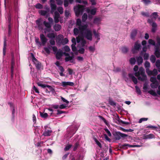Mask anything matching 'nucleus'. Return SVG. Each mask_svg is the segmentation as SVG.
I'll return each mask as SVG.
<instances>
[{
    "label": "nucleus",
    "instance_id": "9b49d317",
    "mask_svg": "<svg viewBox=\"0 0 160 160\" xmlns=\"http://www.w3.org/2000/svg\"><path fill=\"white\" fill-rule=\"evenodd\" d=\"M31 55L32 57V61L35 64L37 69H42L41 68V63L38 62L36 58L34 57L32 53H31Z\"/></svg>",
    "mask_w": 160,
    "mask_h": 160
},
{
    "label": "nucleus",
    "instance_id": "680f3d73",
    "mask_svg": "<svg viewBox=\"0 0 160 160\" xmlns=\"http://www.w3.org/2000/svg\"><path fill=\"white\" fill-rule=\"evenodd\" d=\"M68 40L67 38H65L64 39H63L61 44H65L68 43Z\"/></svg>",
    "mask_w": 160,
    "mask_h": 160
},
{
    "label": "nucleus",
    "instance_id": "7ed1b4c3",
    "mask_svg": "<svg viewBox=\"0 0 160 160\" xmlns=\"http://www.w3.org/2000/svg\"><path fill=\"white\" fill-rule=\"evenodd\" d=\"M63 54L66 56L65 59L66 61H70L71 62H74V56L73 54L71 56H70L68 53H63V52L60 50H59L56 54V58L58 59H60Z\"/></svg>",
    "mask_w": 160,
    "mask_h": 160
},
{
    "label": "nucleus",
    "instance_id": "bf43d9fd",
    "mask_svg": "<svg viewBox=\"0 0 160 160\" xmlns=\"http://www.w3.org/2000/svg\"><path fill=\"white\" fill-rule=\"evenodd\" d=\"M150 81L151 82H158L156 78L155 77H152L150 79Z\"/></svg>",
    "mask_w": 160,
    "mask_h": 160
},
{
    "label": "nucleus",
    "instance_id": "09e8293b",
    "mask_svg": "<svg viewBox=\"0 0 160 160\" xmlns=\"http://www.w3.org/2000/svg\"><path fill=\"white\" fill-rule=\"evenodd\" d=\"M40 115L42 117L45 118L48 117V114L46 112L40 113Z\"/></svg>",
    "mask_w": 160,
    "mask_h": 160
},
{
    "label": "nucleus",
    "instance_id": "603ef678",
    "mask_svg": "<svg viewBox=\"0 0 160 160\" xmlns=\"http://www.w3.org/2000/svg\"><path fill=\"white\" fill-rule=\"evenodd\" d=\"M58 106V108H59L61 109H64L67 107V105L66 104H62L60 105H57Z\"/></svg>",
    "mask_w": 160,
    "mask_h": 160
},
{
    "label": "nucleus",
    "instance_id": "2f4dec72",
    "mask_svg": "<svg viewBox=\"0 0 160 160\" xmlns=\"http://www.w3.org/2000/svg\"><path fill=\"white\" fill-rule=\"evenodd\" d=\"M137 33V30H133L132 31V32L131 33V38L132 39H133L134 38V37H135V36H136V35Z\"/></svg>",
    "mask_w": 160,
    "mask_h": 160
},
{
    "label": "nucleus",
    "instance_id": "aec40b11",
    "mask_svg": "<svg viewBox=\"0 0 160 160\" xmlns=\"http://www.w3.org/2000/svg\"><path fill=\"white\" fill-rule=\"evenodd\" d=\"M148 22L150 23L152 26V31L153 32H155L157 29V25L155 22H152L150 20L148 19Z\"/></svg>",
    "mask_w": 160,
    "mask_h": 160
},
{
    "label": "nucleus",
    "instance_id": "de8ad7c7",
    "mask_svg": "<svg viewBox=\"0 0 160 160\" xmlns=\"http://www.w3.org/2000/svg\"><path fill=\"white\" fill-rule=\"evenodd\" d=\"M156 58L155 56L153 55L151 56L150 58V60L151 62L152 63H154L156 61Z\"/></svg>",
    "mask_w": 160,
    "mask_h": 160
},
{
    "label": "nucleus",
    "instance_id": "c85d7f7f",
    "mask_svg": "<svg viewBox=\"0 0 160 160\" xmlns=\"http://www.w3.org/2000/svg\"><path fill=\"white\" fill-rule=\"evenodd\" d=\"M158 82H152L150 84V86L152 88H156L159 86Z\"/></svg>",
    "mask_w": 160,
    "mask_h": 160
},
{
    "label": "nucleus",
    "instance_id": "e2e57ef3",
    "mask_svg": "<svg viewBox=\"0 0 160 160\" xmlns=\"http://www.w3.org/2000/svg\"><path fill=\"white\" fill-rule=\"evenodd\" d=\"M50 44L52 45H55V42L54 39H51L49 40Z\"/></svg>",
    "mask_w": 160,
    "mask_h": 160
},
{
    "label": "nucleus",
    "instance_id": "4468645a",
    "mask_svg": "<svg viewBox=\"0 0 160 160\" xmlns=\"http://www.w3.org/2000/svg\"><path fill=\"white\" fill-rule=\"evenodd\" d=\"M141 47V44L140 43L137 41L135 43L134 45V48L132 49V51L134 53H136L137 51Z\"/></svg>",
    "mask_w": 160,
    "mask_h": 160
},
{
    "label": "nucleus",
    "instance_id": "6ab92c4d",
    "mask_svg": "<svg viewBox=\"0 0 160 160\" xmlns=\"http://www.w3.org/2000/svg\"><path fill=\"white\" fill-rule=\"evenodd\" d=\"M62 86L63 87H67L68 86H73L74 85V83L73 82H62Z\"/></svg>",
    "mask_w": 160,
    "mask_h": 160
},
{
    "label": "nucleus",
    "instance_id": "9d476101",
    "mask_svg": "<svg viewBox=\"0 0 160 160\" xmlns=\"http://www.w3.org/2000/svg\"><path fill=\"white\" fill-rule=\"evenodd\" d=\"M97 8L93 7H88L86 8V11L89 14L95 15L96 12Z\"/></svg>",
    "mask_w": 160,
    "mask_h": 160
},
{
    "label": "nucleus",
    "instance_id": "39448f33",
    "mask_svg": "<svg viewBox=\"0 0 160 160\" xmlns=\"http://www.w3.org/2000/svg\"><path fill=\"white\" fill-rule=\"evenodd\" d=\"M78 127V126L73 125L68 127L67 129L68 133L66 135V137L71 138L77 131Z\"/></svg>",
    "mask_w": 160,
    "mask_h": 160
},
{
    "label": "nucleus",
    "instance_id": "052dcab7",
    "mask_svg": "<svg viewBox=\"0 0 160 160\" xmlns=\"http://www.w3.org/2000/svg\"><path fill=\"white\" fill-rule=\"evenodd\" d=\"M35 7L37 8L42 9L43 8V6L41 4L39 3H38L36 5Z\"/></svg>",
    "mask_w": 160,
    "mask_h": 160
},
{
    "label": "nucleus",
    "instance_id": "7c9ffc66",
    "mask_svg": "<svg viewBox=\"0 0 160 160\" xmlns=\"http://www.w3.org/2000/svg\"><path fill=\"white\" fill-rule=\"evenodd\" d=\"M136 59L137 63L138 65H140L143 62V59L142 57L139 56L137 57Z\"/></svg>",
    "mask_w": 160,
    "mask_h": 160
},
{
    "label": "nucleus",
    "instance_id": "f8f14e48",
    "mask_svg": "<svg viewBox=\"0 0 160 160\" xmlns=\"http://www.w3.org/2000/svg\"><path fill=\"white\" fill-rule=\"evenodd\" d=\"M141 145H131L127 143H123L121 145V147L124 149H127L128 147L134 148V147H141Z\"/></svg>",
    "mask_w": 160,
    "mask_h": 160
},
{
    "label": "nucleus",
    "instance_id": "a211bd4d",
    "mask_svg": "<svg viewBox=\"0 0 160 160\" xmlns=\"http://www.w3.org/2000/svg\"><path fill=\"white\" fill-rule=\"evenodd\" d=\"M60 15L59 13L57 11H55L54 12V18L55 23H58L59 21L60 18Z\"/></svg>",
    "mask_w": 160,
    "mask_h": 160
},
{
    "label": "nucleus",
    "instance_id": "423d86ee",
    "mask_svg": "<svg viewBox=\"0 0 160 160\" xmlns=\"http://www.w3.org/2000/svg\"><path fill=\"white\" fill-rule=\"evenodd\" d=\"M85 9V7L80 5H78L74 8V11L76 15L78 17L80 15L82 14Z\"/></svg>",
    "mask_w": 160,
    "mask_h": 160
},
{
    "label": "nucleus",
    "instance_id": "5701e85b",
    "mask_svg": "<svg viewBox=\"0 0 160 160\" xmlns=\"http://www.w3.org/2000/svg\"><path fill=\"white\" fill-rule=\"evenodd\" d=\"M93 34L95 38L97 39V41L96 42H98L100 39V34L98 32H97L95 30H94L93 31Z\"/></svg>",
    "mask_w": 160,
    "mask_h": 160
},
{
    "label": "nucleus",
    "instance_id": "37998d69",
    "mask_svg": "<svg viewBox=\"0 0 160 160\" xmlns=\"http://www.w3.org/2000/svg\"><path fill=\"white\" fill-rule=\"evenodd\" d=\"M66 71H61L60 72V75L61 76L68 77V75L67 73L65 74Z\"/></svg>",
    "mask_w": 160,
    "mask_h": 160
},
{
    "label": "nucleus",
    "instance_id": "6e6552de",
    "mask_svg": "<svg viewBox=\"0 0 160 160\" xmlns=\"http://www.w3.org/2000/svg\"><path fill=\"white\" fill-rule=\"evenodd\" d=\"M45 131L43 132L42 135L45 137L49 136L51 135L52 132V130L48 126H44Z\"/></svg>",
    "mask_w": 160,
    "mask_h": 160
},
{
    "label": "nucleus",
    "instance_id": "6e6d98bb",
    "mask_svg": "<svg viewBox=\"0 0 160 160\" xmlns=\"http://www.w3.org/2000/svg\"><path fill=\"white\" fill-rule=\"evenodd\" d=\"M72 146V145L71 144H68L64 148V151H66L68 150Z\"/></svg>",
    "mask_w": 160,
    "mask_h": 160
},
{
    "label": "nucleus",
    "instance_id": "f3484780",
    "mask_svg": "<svg viewBox=\"0 0 160 160\" xmlns=\"http://www.w3.org/2000/svg\"><path fill=\"white\" fill-rule=\"evenodd\" d=\"M43 24L46 28L45 29V32L46 33V32H49L50 31L51 28V25L50 24L46 21H44L43 22Z\"/></svg>",
    "mask_w": 160,
    "mask_h": 160
},
{
    "label": "nucleus",
    "instance_id": "a878e982",
    "mask_svg": "<svg viewBox=\"0 0 160 160\" xmlns=\"http://www.w3.org/2000/svg\"><path fill=\"white\" fill-rule=\"evenodd\" d=\"M73 2V0H64V5L65 7H67L68 5V2L70 4H72Z\"/></svg>",
    "mask_w": 160,
    "mask_h": 160
},
{
    "label": "nucleus",
    "instance_id": "cd10ccee",
    "mask_svg": "<svg viewBox=\"0 0 160 160\" xmlns=\"http://www.w3.org/2000/svg\"><path fill=\"white\" fill-rule=\"evenodd\" d=\"M37 25L38 26V28L40 30H42L43 29L42 25L41 23L40 20H38L36 21Z\"/></svg>",
    "mask_w": 160,
    "mask_h": 160
},
{
    "label": "nucleus",
    "instance_id": "f03ea898",
    "mask_svg": "<svg viewBox=\"0 0 160 160\" xmlns=\"http://www.w3.org/2000/svg\"><path fill=\"white\" fill-rule=\"evenodd\" d=\"M136 72L134 75L138 78V80L144 81L147 79L146 76L145 74V71H134ZM129 77L132 79L135 84H137L138 81L137 78L134 76L133 74L130 73L128 74Z\"/></svg>",
    "mask_w": 160,
    "mask_h": 160
},
{
    "label": "nucleus",
    "instance_id": "dca6fc26",
    "mask_svg": "<svg viewBox=\"0 0 160 160\" xmlns=\"http://www.w3.org/2000/svg\"><path fill=\"white\" fill-rule=\"evenodd\" d=\"M40 37L41 41V45L43 46L45 45L47 42L48 39L43 34H40Z\"/></svg>",
    "mask_w": 160,
    "mask_h": 160
},
{
    "label": "nucleus",
    "instance_id": "393cba45",
    "mask_svg": "<svg viewBox=\"0 0 160 160\" xmlns=\"http://www.w3.org/2000/svg\"><path fill=\"white\" fill-rule=\"evenodd\" d=\"M44 49L47 54H49L52 49V46L49 45L47 47H45L44 48Z\"/></svg>",
    "mask_w": 160,
    "mask_h": 160
},
{
    "label": "nucleus",
    "instance_id": "bb28decb",
    "mask_svg": "<svg viewBox=\"0 0 160 160\" xmlns=\"http://www.w3.org/2000/svg\"><path fill=\"white\" fill-rule=\"evenodd\" d=\"M56 36V33L53 32L49 33L47 34V37L51 39H54Z\"/></svg>",
    "mask_w": 160,
    "mask_h": 160
},
{
    "label": "nucleus",
    "instance_id": "338daca9",
    "mask_svg": "<svg viewBox=\"0 0 160 160\" xmlns=\"http://www.w3.org/2000/svg\"><path fill=\"white\" fill-rule=\"evenodd\" d=\"M149 57V54L148 53H145L143 56V58L144 60H147Z\"/></svg>",
    "mask_w": 160,
    "mask_h": 160
},
{
    "label": "nucleus",
    "instance_id": "0eeeda50",
    "mask_svg": "<svg viewBox=\"0 0 160 160\" xmlns=\"http://www.w3.org/2000/svg\"><path fill=\"white\" fill-rule=\"evenodd\" d=\"M58 108V106L57 104H52L49 107L47 108L46 109L48 110L49 112L48 114L50 117H56V113L54 112L56 111L54 109H57Z\"/></svg>",
    "mask_w": 160,
    "mask_h": 160
},
{
    "label": "nucleus",
    "instance_id": "58836bf2",
    "mask_svg": "<svg viewBox=\"0 0 160 160\" xmlns=\"http://www.w3.org/2000/svg\"><path fill=\"white\" fill-rule=\"evenodd\" d=\"M47 88L49 90H50V92H51L52 93H54L55 92L54 89L51 86L47 85Z\"/></svg>",
    "mask_w": 160,
    "mask_h": 160
},
{
    "label": "nucleus",
    "instance_id": "c756f323",
    "mask_svg": "<svg viewBox=\"0 0 160 160\" xmlns=\"http://www.w3.org/2000/svg\"><path fill=\"white\" fill-rule=\"evenodd\" d=\"M54 29L56 31H59L61 29V26L58 24H55L53 27Z\"/></svg>",
    "mask_w": 160,
    "mask_h": 160
},
{
    "label": "nucleus",
    "instance_id": "e433bc0d",
    "mask_svg": "<svg viewBox=\"0 0 160 160\" xmlns=\"http://www.w3.org/2000/svg\"><path fill=\"white\" fill-rule=\"evenodd\" d=\"M128 48L126 47H122L121 48L122 52L124 53H126L128 51Z\"/></svg>",
    "mask_w": 160,
    "mask_h": 160
},
{
    "label": "nucleus",
    "instance_id": "1a4fd4ad",
    "mask_svg": "<svg viewBox=\"0 0 160 160\" xmlns=\"http://www.w3.org/2000/svg\"><path fill=\"white\" fill-rule=\"evenodd\" d=\"M115 139L116 140H120L121 137L125 138L128 136V135L123 133H121L119 132H116L114 134Z\"/></svg>",
    "mask_w": 160,
    "mask_h": 160
},
{
    "label": "nucleus",
    "instance_id": "864d4df0",
    "mask_svg": "<svg viewBox=\"0 0 160 160\" xmlns=\"http://www.w3.org/2000/svg\"><path fill=\"white\" fill-rule=\"evenodd\" d=\"M65 16L66 18H68L70 15V10L66 9L65 11Z\"/></svg>",
    "mask_w": 160,
    "mask_h": 160
},
{
    "label": "nucleus",
    "instance_id": "a18cd8bd",
    "mask_svg": "<svg viewBox=\"0 0 160 160\" xmlns=\"http://www.w3.org/2000/svg\"><path fill=\"white\" fill-rule=\"evenodd\" d=\"M88 16L86 13H84L82 16V21L83 22H85L87 19Z\"/></svg>",
    "mask_w": 160,
    "mask_h": 160
},
{
    "label": "nucleus",
    "instance_id": "20e7f679",
    "mask_svg": "<svg viewBox=\"0 0 160 160\" xmlns=\"http://www.w3.org/2000/svg\"><path fill=\"white\" fill-rule=\"evenodd\" d=\"M77 42L79 43V47L78 51L79 52L82 54L84 53V49L83 47L86 43V41L82 36H78L77 38Z\"/></svg>",
    "mask_w": 160,
    "mask_h": 160
},
{
    "label": "nucleus",
    "instance_id": "4c0bfd02",
    "mask_svg": "<svg viewBox=\"0 0 160 160\" xmlns=\"http://www.w3.org/2000/svg\"><path fill=\"white\" fill-rule=\"evenodd\" d=\"M148 92L153 96H157V93L153 90H151L148 91Z\"/></svg>",
    "mask_w": 160,
    "mask_h": 160
},
{
    "label": "nucleus",
    "instance_id": "2eb2a0df",
    "mask_svg": "<svg viewBox=\"0 0 160 160\" xmlns=\"http://www.w3.org/2000/svg\"><path fill=\"white\" fill-rule=\"evenodd\" d=\"M46 10H40L39 11V13L41 15L46 16L48 17V12L49 11V8L48 7L46 8Z\"/></svg>",
    "mask_w": 160,
    "mask_h": 160
},
{
    "label": "nucleus",
    "instance_id": "49530a36",
    "mask_svg": "<svg viewBox=\"0 0 160 160\" xmlns=\"http://www.w3.org/2000/svg\"><path fill=\"white\" fill-rule=\"evenodd\" d=\"M109 103L110 105L112 106H116V103L110 99L109 100Z\"/></svg>",
    "mask_w": 160,
    "mask_h": 160
},
{
    "label": "nucleus",
    "instance_id": "72a5a7b5",
    "mask_svg": "<svg viewBox=\"0 0 160 160\" xmlns=\"http://www.w3.org/2000/svg\"><path fill=\"white\" fill-rule=\"evenodd\" d=\"M8 104L10 105V107L11 109L12 110V114L13 116L14 114L15 111L13 105L12 103L11 102L9 103Z\"/></svg>",
    "mask_w": 160,
    "mask_h": 160
},
{
    "label": "nucleus",
    "instance_id": "4be33fe9",
    "mask_svg": "<svg viewBox=\"0 0 160 160\" xmlns=\"http://www.w3.org/2000/svg\"><path fill=\"white\" fill-rule=\"evenodd\" d=\"M155 55L156 57L158 58L160 56V53L159 52V47L158 46H155Z\"/></svg>",
    "mask_w": 160,
    "mask_h": 160
},
{
    "label": "nucleus",
    "instance_id": "c03bdc74",
    "mask_svg": "<svg viewBox=\"0 0 160 160\" xmlns=\"http://www.w3.org/2000/svg\"><path fill=\"white\" fill-rule=\"evenodd\" d=\"M148 43L149 44L152 45L153 46H155H155H156V45H155V42L154 40H153L152 39H150L148 40Z\"/></svg>",
    "mask_w": 160,
    "mask_h": 160
},
{
    "label": "nucleus",
    "instance_id": "412c9836",
    "mask_svg": "<svg viewBox=\"0 0 160 160\" xmlns=\"http://www.w3.org/2000/svg\"><path fill=\"white\" fill-rule=\"evenodd\" d=\"M102 18L101 17H96L93 20V23L98 25L101 24Z\"/></svg>",
    "mask_w": 160,
    "mask_h": 160
},
{
    "label": "nucleus",
    "instance_id": "c9c22d12",
    "mask_svg": "<svg viewBox=\"0 0 160 160\" xmlns=\"http://www.w3.org/2000/svg\"><path fill=\"white\" fill-rule=\"evenodd\" d=\"M144 66L146 68V70H148L150 67V63L148 61H146L144 64Z\"/></svg>",
    "mask_w": 160,
    "mask_h": 160
},
{
    "label": "nucleus",
    "instance_id": "13d9d810",
    "mask_svg": "<svg viewBox=\"0 0 160 160\" xmlns=\"http://www.w3.org/2000/svg\"><path fill=\"white\" fill-rule=\"evenodd\" d=\"M156 66L158 69H160V60H157L156 61Z\"/></svg>",
    "mask_w": 160,
    "mask_h": 160
},
{
    "label": "nucleus",
    "instance_id": "ea45409f",
    "mask_svg": "<svg viewBox=\"0 0 160 160\" xmlns=\"http://www.w3.org/2000/svg\"><path fill=\"white\" fill-rule=\"evenodd\" d=\"M152 0H142V2L144 4L147 5L151 3L152 2Z\"/></svg>",
    "mask_w": 160,
    "mask_h": 160
},
{
    "label": "nucleus",
    "instance_id": "b1692460",
    "mask_svg": "<svg viewBox=\"0 0 160 160\" xmlns=\"http://www.w3.org/2000/svg\"><path fill=\"white\" fill-rule=\"evenodd\" d=\"M64 38L62 34L58 35L57 37L56 41L60 44H61L63 39Z\"/></svg>",
    "mask_w": 160,
    "mask_h": 160
},
{
    "label": "nucleus",
    "instance_id": "473e14b6",
    "mask_svg": "<svg viewBox=\"0 0 160 160\" xmlns=\"http://www.w3.org/2000/svg\"><path fill=\"white\" fill-rule=\"evenodd\" d=\"M6 43L5 40L4 42V46L3 49V56H5L6 54Z\"/></svg>",
    "mask_w": 160,
    "mask_h": 160
},
{
    "label": "nucleus",
    "instance_id": "f704fd0d",
    "mask_svg": "<svg viewBox=\"0 0 160 160\" xmlns=\"http://www.w3.org/2000/svg\"><path fill=\"white\" fill-rule=\"evenodd\" d=\"M76 44H72V45L71 47H72V51L73 52H77L78 50V49L79 48V45H78V47L77 48H76L75 46Z\"/></svg>",
    "mask_w": 160,
    "mask_h": 160
},
{
    "label": "nucleus",
    "instance_id": "5fc2aeb1",
    "mask_svg": "<svg viewBox=\"0 0 160 160\" xmlns=\"http://www.w3.org/2000/svg\"><path fill=\"white\" fill-rule=\"evenodd\" d=\"M94 141L97 144L100 148L102 147V145L101 143L99 142L97 139L96 138H94Z\"/></svg>",
    "mask_w": 160,
    "mask_h": 160
},
{
    "label": "nucleus",
    "instance_id": "0e129e2a",
    "mask_svg": "<svg viewBox=\"0 0 160 160\" xmlns=\"http://www.w3.org/2000/svg\"><path fill=\"white\" fill-rule=\"evenodd\" d=\"M151 17L153 18L156 19L158 17L157 13L156 12H154L152 14Z\"/></svg>",
    "mask_w": 160,
    "mask_h": 160
},
{
    "label": "nucleus",
    "instance_id": "4d7b16f0",
    "mask_svg": "<svg viewBox=\"0 0 160 160\" xmlns=\"http://www.w3.org/2000/svg\"><path fill=\"white\" fill-rule=\"evenodd\" d=\"M154 135L152 134H150L147 135L146 137V138L149 139L154 138Z\"/></svg>",
    "mask_w": 160,
    "mask_h": 160
},
{
    "label": "nucleus",
    "instance_id": "f257e3e1",
    "mask_svg": "<svg viewBox=\"0 0 160 160\" xmlns=\"http://www.w3.org/2000/svg\"><path fill=\"white\" fill-rule=\"evenodd\" d=\"M76 26L77 28H74L73 32L74 34L78 35L79 33L83 35L84 37L87 39L91 41L92 39V32L91 29L88 28L87 24L82 25V21L80 19L77 20Z\"/></svg>",
    "mask_w": 160,
    "mask_h": 160
},
{
    "label": "nucleus",
    "instance_id": "79ce46f5",
    "mask_svg": "<svg viewBox=\"0 0 160 160\" xmlns=\"http://www.w3.org/2000/svg\"><path fill=\"white\" fill-rule=\"evenodd\" d=\"M129 62L131 64L134 65L136 62V59L134 58H131L130 59Z\"/></svg>",
    "mask_w": 160,
    "mask_h": 160
},
{
    "label": "nucleus",
    "instance_id": "a19ab883",
    "mask_svg": "<svg viewBox=\"0 0 160 160\" xmlns=\"http://www.w3.org/2000/svg\"><path fill=\"white\" fill-rule=\"evenodd\" d=\"M57 10L60 14H61L63 13V9L62 7H59L57 8Z\"/></svg>",
    "mask_w": 160,
    "mask_h": 160
},
{
    "label": "nucleus",
    "instance_id": "8fccbe9b",
    "mask_svg": "<svg viewBox=\"0 0 160 160\" xmlns=\"http://www.w3.org/2000/svg\"><path fill=\"white\" fill-rule=\"evenodd\" d=\"M135 88L136 89V91L137 93L139 95H141V92L140 89L137 86H135Z\"/></svg>",
    "mask_w": 160,
    "mask_h": 160
},
{
    "label": "nucleus",
    "instance_id": "774afa93",
    "mask_svg": "<svg viewBox=\"0 0 160 160\" xmlns=\"http://www.w3.org/2000/svg\"><path fill=\"white\" fill-rule=\"evenodd\" d=\"M152 2H153L155 4H160V0H152Z\"/></svg>",
    "mask_w": 160,
    "mask_h": 160
},
{
    "label": "nucleus",
    "instance_id": "ddd939ff",
    "mask_svg": "<svg viewBox=\"0 0 160 160\" xmlns=\"http://www.w3.org/2000/svg\"><path fill=\"white\" fill-rule=\"evenodd\" d=\"M50 4L51 8V12L52 14L57 8V5L55 4V2L54 0H50Z\"/></svg>",
    "mask_w": 160,
    "mask_h": 160
},
{
    "label": "nucleus",
    "instance_id": "3c124183",
    "mask_svg": "<svg viewBox=\"0 0 160 160\" xmlns=\"http://www.w3.org/2000/svg\"><path fill=\"white\" fill-rule=\"evenodd\" d=\"M62 50L66 52H69L70 49L69 47L68 46H65V47H63Z\"/></svg>",
    "mask_w": 160,
    "mask_h": 160
},
{
    "label": "nucleus",
    "instance_id": "69168bd1",
    "mask_svg": "<svg viewBox=\"0 0 160 160\" xmlns=\"http://www.w3.org/2000/svg\"><path fill=\"white\" fill-rule=\"evenodd\" d=\"M57 4L59 5H62V4L63 2L62 0H56Z\"/></svg>",
    "mask_w": 160,
    "mask_h": 160
}]
</instances>
